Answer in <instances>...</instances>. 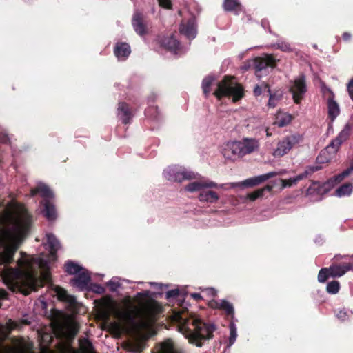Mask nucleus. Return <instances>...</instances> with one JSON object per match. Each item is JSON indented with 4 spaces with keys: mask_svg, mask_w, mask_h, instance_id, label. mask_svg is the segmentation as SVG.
<instances>
[{
    "mask_svg": "<svg viewBox=\"0 0 353 353\" xmlns=\"http://www.w3.org/2000/svg\"><path fill=\"white\" fill-rule=\"evenodd\" d=\"M212 188H204L203 191L199 194L198 199L201 202L214 203L219 200V195L212 190Z\"/></svg>",
    "mask_w": 353,
    "mask_h": 353,
    "instance_id": "6ab92c4d",
    "label": "nucleus"
},
{
    "mask_svg": "<svg viewBox=\"0 0 353 353\" xmlns=\"http://www.w3.org/2000/svg\"><path fill=\"white\" fill-rule=\"evenodd\" d=\"M301 141L302 137L299 134L287 136L278 143L276 148L272 152V155L275 157H283Z\"/></svg>",
    "mask_w": 353,
    "mask_h": 353,
    "instance_id": "9d476101",
    "label": "nucleus"
},
{
    "mask_svg": "<svg viewBox=\"0 0 353 353\" xmlns=\"http://www.w3.org/2000/svg\"><path fill=\"white\" fill-rule=\"evenodd\" d=\"M180 32L188 39H194L196 35V24L195 19L191 18L186 22L181 24Z\"/></svg>",
    "mask_w": 353,
    "mask_h": 353,
    "instance_id": "a211bd4d",
    "label": "nucleus"
},
{
    "mask_svg": "<svg viewBox=\"0 0 353 353\" xmlns=\"http://www.w3.org/2000/svg\"><path fill=\"white\" fill-rule=\"evenodd\" d=\"M161 353L178 352L175 350L172 341L170 339H168L161 344Z\"/></svg>",
    "mask_w": 353,
    "mask_h": 353,
    "instance_id": "72a5a7b5",
    "label": "nucleus"
},
{
    "mask_svg": "<svg viewBox=\"0 0 353 353\" xmlns=\"http://www.w3.org/2000/svg\"><path fill=\"white\" fill-rule=\"evenodd\" d=\"M352 189L353 186L351 183H345L336 190V195L340 197L350 195L352 192Z\"/></svg>",
    "mask_w": 353,
    "mask_h": 353,
    "instance_id": "473e14b6",
    "label": "nucleus"
},
{
    "mask_svg": "<svg viewBox=\"0 0 353 353\" xmlns=\"http://www.w3.org/2000/svg\"><path fill=\"white\" fill-rule=\"evenodd\" d=\"M352 128V124L347 123L337 137L331 142L332 145L339 149L341 143L349 137Z\"/></svg>",
    "mask_w": 353,
    "mask_h": 353,
    "instance_id": "412c9836",
    "label": "nucleus"
},
{
    "mask_svg": "<svg viewBox=\"0 0 353 353\" xmlns=\"http://www.w3.org/2000/svg\"><path fill=\"white\" fill-rule=\"evenodd\" d=\"M166 179L171 181L182 182L183 181L199 179V174L189 170L188 169L179 166L172 165L168 167L163 172Z\"/></svg>",
    "mask_w": 353,
    "mask_h": 353,
    "instance_id": "423d86ee",
    "label": "nucleus"
},
{
    "mask_svg": "<svg viewBox=\"0 0 353 353\" xmlns=\"http://www.w3.org/2000/svg\"><path fill=\"white\" fill-rule=\"evenodd\" d=\"M353 171V165L347 170H344L340 174L330 179L327 182L320 184L319 182H313L307 190V194H324L327 192L335 183L341 181L345 177L347 176Z\"/></svg>",
    "mask_w": 353,
    "mask_h": 353,
    "instance_id": "6e6552de",
    "label": "nucleus"
},
{
    "mask_svg": "<svg viewBox=\"0 0 353 353\" xmlns=\"http://www.w3.org/2000/svg\"><path fill=\"white\" fill-rule=\"evenodd\" d=\"M179 292V290H176V289L172 290L167 292L166 296H167V298L175 297V296H178Z\"/></svg>",
    "mask_w": 353,
    "mask_h": 353,
    "instance_id": "49530a36",
    "label": "nucleus"
},
{
    "mask_svg": "<svg viewBox=\"0 0 353 353\" xmlns=\"http://www.w3.org/2000/svg\"><path fill=\"white\" fill-rule=\"evenodd\" d=\"M303 179L302 175H297L294 178H291L290 179H281V182L282 184V188H285L287 187H291L292 185L296 184L298 181Z\"/></svg>",
    "mask_w": 353,
    "mask_h": 353,
    "instance_id": "c9c22d12",
    "label": "nucleus"
},
{
    "mask_svg": "<svg viewBox=\"0 0 353 353\" xmlns=\"http://www.w3.org/2000/svg\"><path fill=\"white\" fill-rule=\"evenodd\" d=\"M46 240L50 254L46 258L28 256L21 252L17 268H3L2 279L10 290L28 295L41 286L43 282L50 281L49 265L52 261H55L56 252L60 248V243L52 234H47Z\"/></svg>",
    "mask_w": 353,
    "mask_h": 353,
    "instance_id": "f257e3e1",
    "label": "nucleus"
},
{
    "mask_svg": "<svg viewBox=\"0 0 353 353\" xmlns=\"http://www.w3.org/2000/svg\"><path fill=\"white\" fill-rule=\"evenodd\" d=\"M327 109L329 118L332 121H333L339 114V106L332 99H329L327 101Z\"/></svg>",
    "mask_w": 353,
    "mask_h": 353,
    "instance_id": "a878e982",
    "label": "nucleus"
},
{
    "mask_svg": "<svg viewBox=\"0 0 353 353\" xmlns=\"http://www.w3.org/2000/svg\"><path fill=\"white\" fill-rule=\"evenodd\" d=\"M30 216L24 206L13 204L0 214V265L10 263L28 232Z\"/></svg>",
    "mask_w": 353,
    "mask_h": 353,
    "instance_id": "f03ea898",
    "label": "nucleus"
},
{
    "mask_svg": "<svg viewBox=\"0 0 353 353\" xmlns=\"http://www.w3.org/2000/svg\"><path fill=\"white\" fill-rule=\"evenodd\" d=\"M118 115L120 117V119L124 124H127L130 122L132 114L129 110L128 105L126 103H119Z\"/></svg>",
    "mask_w": 353,
    "mask_h": 353,
    "instance_id": "5701e85b",
    "label": "nucleus"
},
{
    "mask_svg": "<svg viewBox=\"0 0 353 353\" xmlns=\"http://www.w3.org/2000/svg\"><path fill=\"white\" fill-rule=\"evenodd\" d=\"M345 316V312H340L338 314H337V316L340 319H343L344 316Z\"/></svg>",
    "mask_w": 353,
    "mask_h": 353,
    "instance_id": "6e6d98bb",
    "label": "nucleus"
},
{
    "mask_svg": "<svg viewBox=\"0 0 353 353\" xmlns=\"http://www.w3.org/2000/svg\"><path fill=\"white\" fill-rule=\"evenodd\" d=\"M132 26L136 32L140 35L146 33V26L144 23L143 17L140 12H135L132 18Z\"/></svg>",
    "mask_w": 353,
    "mask_h": 353,
    "instance_id": "aec40b11",
    "label": "nucleus"
},
{
    "mask_svg": "<svg viewBox=\"0 0 353 353\" xmlns=\"http://www.w3.org/2000/svg\"><path fill=\"white\" fill-rule=\"evenodd\" d=\"M148 323V322H142L141 324L143 326H145L146 325V324Z\"/></svg>",
    "mask_w": 353,
    "mask_h": 353,
    "instance_id": "bf43d9fd",
    "label": "nucleus"
},
{
    "mask_svg": "<svg viewBox=\"0 0 353 353\" xmlns=\"http://www.w3.org/2000/svg\"><path fill=\"white\" fill-rule=\"evenodd\" d=\"M276 59L272 54H264L261 57L254 59V64L256 69V75L261 77L259 72L265 69L267 67H273L275 64Z\"/></svg>",
    "mask_w": 353,
    "mask_h": 353,
    "instance_id": "4468645a",
    "label": "nucleus"
},
{
    "mask_svg": "<svg viewBox=\"0 0 353 353\" xmlns=\"http://www.w3.org/2000/svg\"><path fill=\"white\" fill-rule=\"evenodd\" d=\"M210 306L214 308H219L224 310L228 314H232L234 308L231 303L225 300H221L220 301H212Z\"/></svg>",
    "mask_w": 353,
    "mask_h": 353,
    "instance_id": "393cba45",
    "label": "nucleus"
},
{
    "mask_svg": "<svg viewBox=\"0 0 353 353\" xmlns=\"http://www.w3.org/2000/svg\"><path fill=\"white\" fill-rule=\"evenodd\" d=\"M159 5L165 8H171V0H158Z\"/></svg>",
    "mask_w": 353,
    "mask_h": 353,
    "instance_id": "a18cd8bd",
    "label": "nucleus"
},
{
    "mask_svg": "<svg viewBox=\"0 0 353 353\" xmlns=\"http://www.w3.org/2000/svg\"><path fill=\"white\" fill-rule=\"evenodd\" d=\"M205 292L208 295L212 296V297L214 296L216 294L215 290L213 288H206Z\"/></svg>",
    "mask_w": 353,
    "mask_h": 353,
    "instance_id": "3c124183",
    "label": "nucleus"
},
{
    "mask_svg": "<svg viewBox=\"0 0 353 353\" xmlns=\"http://www.w3.org/2000/svg\"><path fill=\"white\" fill-rule=\"evenodd\" d=\"M230 336L229 339V345L231 346L235 342L237 337L236 327L234 324L232 323L230 327Z\"/></svg>",
    "mask_w": 353,
    "mask_h": 353,
    "instance_id": "ea45409f",
    "label": "nucleus"
},
{
    "mask_svg": "<svg viewBox=\"0 0 353 353\" xmlns=\"http://www.w3.org/2000/svg\"><path fill=\"white\" fill-rule=\"evenodd\" d=\"M83 270L84 268L72 261H68L65 263V271L70 274L77 275Z\"/></svg>",
    "mask_w": 353,
    "mask_h": 353,
    "instance_id": "2f4dec72",
    "label": "nucleus"
},
{
    "mask_svg": "<svg viewBox=\"0 0 353 353\" xmlns=\"http://www.w3.org/2000/svg\"><path fill=\"white\" fill-rule=\"evenodd\" d=\"M222 154L225 159L232 161L243 157L239 141L225 143L222 149Z\"/></svg>",
    "mask_w": 353,
    "mask_h": 353,
    "instance_id": "ddd939ff",
    "label": "nucleus"
},
{
    "mask_svg": "<svg viewBox=\"0 0 353 353\" xmlns=\"http://www.w3.org/2000/svg\"><path fill=\"white\" fill-rule=\"evenodd\" d=\"M162 45L171 52H176L179 48V43L175 37L172 35L170 37H165L162 40Z\"/></svg>",
    "mask_w": 353,
    "mask_h": 353,
    "instance_id": "bb28decb",
    "label": "nucleus"
},
{
    "mask_svg": "<svg viewBox=\"0 0 353 353\" xmlns=\"http://www.w3.org/2000/svg\"><path fill=\"white\" fill-rule=\"evenodd\" d=\"M8 140V138L7 135H4L2 138H1V141L3 143L7 142Z\"/></svg>",
    "mask_w": 353,
    "mask_h": 353,
    "instance_id": "4d7b16f0",
    "label": "nucleus"
},
{
    "mask_svg": "<svg viewBox=\"0 0 353 353\" xmlns=\"http://www.w3.org/2000/svg\"><path fill=\"white\" fill-rule=\"evenodd\" d=\"M273 187V185H267L262 188L258 189L256 191H254L253 192L248 194L247 198L252 201H255L256 199L262 197L263 196L265 191H272Z\"/></svg>",
    "mask_w": 353,
    "mask_h": 353,
    "instance_id": "cd10ccee",
    "label": "nucleus"
},
{
    "mask_svg": "<svg viewBox=\"0 0 353 353\" xmlns=\"http://www.w3.org/2000/svg\"><path fill=\"white\" fill-rule=\"evenodd\" d=\"M6 336L5 327L0 324V341H2Z\"/></svg>",
    "mask_w": 353,
    "mask_h": 353,
    "instance_id": "09e8293b",
    "label": "nucleus"
},
{
    "mask_svg": "<svg viewBox=\"0 0 353 353\" xmlns=\"http://www.w3.org/2000/svg\"><path fill=\"white\" fill-rule=\"evenodd\" d=\"M225 184H218L210 180H197L189 183L184 187V190L188 192H199L201 193L204 188H224Z\"/></svg>",
    "mask_w": 353,
    "mask_h": 353,
    "instance_id": "9b49d317",
    "label": "nucleus"
},
{
    "mask_svg": "<svg viewBox=\"0 0 353 353\" xmlns=\"http://www.w3.org/2000/svg\"><path fill=\"white\" fill-rule=\"evenodd\" d=\"M321 169V166L319 165H312L307 167L303 173L300 174L299 175L303 176V179L308 175L312 174L316 171H318Z\"/></svg>",
    "mask_w": 353,
    "mask_h": 353,
    "instance_id": "79ce46f5",
    "label": "nucleus"
},
{
    "mask_svg": "<svg viewBox=\"0 0 353 353\" xmlns=\"http://www.w3.org/2000/svg\"><path fill=\"white\" fill-rule=\"evenodd\" d=\"M242 156L251 154L259 148V141L254 138H243L239 141Z\"/></svg>",
    "mask_w": 353,
    "mask_h": 353,
    "instance_id": "2eb2a0df",
    "label": "nucleus"
},
{
    "mask_svg": "<svg viewBox=\"0 0 353 353\" xmlns=\"http://www.w3.org/2000/svg\"><path fill=\"white\" fill-rule=\"evenodd\" d=\"M290 92L292 94L293 99L296 103H299L303 94L307 91L305 78L301 75L294 79L290 86Z\"/></svg>",
    "mask_w": 353,
    "mask_h": 353,
    "instance_id": "f8f14e48",
    "label": "nucleus"
},
{
    "mask_svg": "<svg viewBox=\"0 0 353 353\" xmlns=\"http://www.w3.org/2000/svg\"><path fill=\"white\" fill-rule=\"evenodd\" d=\"M191 296L196 300H199L201 299V296L198 293H192L191 294Z\"/></svg>",
    "mask_w": 353,
    "mask_h": 353,
    "instance_id": "603ef678",
    "label": "nucleus"
},
{
    "mask_svg": "<svg viewBox=\"0 0 353 353\" xmlns=\"http://www.w3.org/2000/svg\"><path fill=\"white\" fill-rule=\"evenodd\" d=\"M350 268L347 265H332L329 268L330 276L338 277L343 276Z\"/></svg>",
    "mask_w": 353,
    "mask_h": 353,
    "instance_id": "c85d7f7f",
    "label": "nucleus"
},
{
    "mask_svg": "<svg viewBox=\"0 0 353 353\" xmlns=\"http://www.w3.org/2000/svg\"><path fill=\"white\" fill-rule=\"evenodd\" d=\"M39 193L45 199L44 205V216L49 220L55 219L56 212L54 206L49 201V199L53 198L54 194L50 188L44 183H39L37 186L31 190V196H34Z\"/></svg>",
    "mask_w": 353,
    "mask_h": 353,
    "instance_id": "0eeeda50",
    "label": "nucleus"
},
{
    "mask_svg": "<svg viewBox=\"0 0 353 353\" xmlns=\"http://www.w3.org/2000/svg\"><path fill=\"white\" fill-rule=\"evenodd\" d=\"M54 291L56 293L58 299L68 302L70 305L73 306L76 303V299L74 296L69 295L67 292L59 286H55Z\"/></svg>",
    "mask_w": 353,
    "mask_h": 353,
    "instance_id": "4be33fe9",
    "label": "nucleus"
},
{
    "mask_svg": "<svg viewBox=\"0 0 353 353\" xmlns=\"http://www.w3.org/2000/svg\"><path fill=\"white\" fill-rule=\"evenodd\" d=\"M90 281V274L86 270L84 269L80 273H79L74 278L71 279L70 283L73 286L77 288L78 289L83 290L87 288Z\"/></svg>",
    "mask_w": 353,
    "mask_h": 353,
    "instance_id": "f3484780",
    "label": "nucleus"
},
{
    "mask_svg": "<svg viewBox=\"0 0 353 353\" xmlns=\"http://www.w3.org/2000/svg\"><path fill=\"white\" fill-rule=\"evenodd\" d=\"M264 84L265 83H262L261 86H259V85H256L254 89V94L256 96H259L261 94L262 92V88H264Z\"/></svg>",
    "mask_w": 353,
    "mask_h": 353,
    "instance_id": "de8ad7c7",
    "label": "nucleus"
},
{
    "mask_svg": "<svg viewBox=\"0 0 353 353\" xmlns=\"http://www.w3.org/2000/svg\"><path fill=\"white\" fill-rule=\"evenodd\" d=\"M97 290H96L97 292H98V293L103 292L104 289L101 286L97 285Z\"/></svg>",
    "mask_w": 353,
    "mask_h": 353,
    "instance_id": "5fc2aeb1",
    "label": "nucleus"
},
{
    "mask_svg": "<svg viewBox=\"0 0 353 353\" xmlns=\"http://www.w3.org/2000/svg\"><path fill=\"white\" fill-rule=\"evenodd\" d=\"M339 282L336 281L329 282L327 285V291L330 294H336L339 292Z\"/></svg>",
    "mask_w": 353,
    "mask_h": 353,
    "instance_id": "58836bf2",
    "label": "nucleus"
},
{
    "mask_svg": "<svg viewBox=\"0 0 353 353\" xmlns=\"http://www.w3.org/2000/svg\"><path fill=\"white\" fill-rule=\"evenodd\" d=\"M329 276H330L329 268H323L319 272L318 280L319 282L323 283Z\"/></svg>",
    "mask_w": 353,
    "mask_h": 353,
    "instance_id": "a19ab883",
    "label": "nucleus"
},
{
    "mask_svg": "<svg viewBox=\"0 0 353 353\" xmlns=\"http://www.w3.org/2000/svg\"><path fill=\"white\" fill-rule=\"evenodd\" d=\"M214 78L212 77H205L202 82V89L205 95H208L210 93V87L214 81Z\"/></svg>",
    "mask_w": 353,
    "mask_h": 353,
    "instance_id": "4c0bfd02",
    "label": "nucleus"
},
{
    "mask_svg": "<svg viewBox=\"0 0 353 353\" xmlns=\"http://www.w3.org/2000/svg\"><path fill=\"white\" fill-rule=\"evenodd\" d=\"M279 174H280L279 172H270L260 176H257L256 177L247 179L241 182L230 183L228 184H225L223 189L228 190L230 188H240L243 189L245 188L254 187L261 184V183L269 179L270 178L276 176Z\"/></svg>",
    "mask_w": 353,
    "mask_h": 353,
    "instance_id": "1a4fd4ad",
    "label": "nucleus"
},
{
    "mask_svg": "<svg viewBox=\"0 0 353 353\" xmlns=\"http://www.w3.org/2000/svg\"><path fill=\"white\" fill-rule=\"evenodd\" d=\"M338 148L330 143L325 149L321 150L316 158V162L319 164L327 163L331 161L338 151Z\"/></svg>",
    "mask_w": 353,
    "mask_h": 353,
    "instance_id": "dca6fc26",
    "label": "nucleus"
},
{
    "mask_svg": "<svg viewBox=\"0 0 353 353\" xmlns=\"http://www.w3.org/2000/svg\"><path fill=\"white\" fill-rule=\"evenodd\" d=\"M130 47L125 43H118L114 49V54L119 59H125L130 54Z\"/></svg>",
    "mask_w": 353,
    "mask_h": 353,
    "instance_id": "b1692460",
    "label": "nucleus"
},
{
    "mask_svg": "<svg viewBox=\"0 0 353 353\" xmlns=\"http://www.w3.org/2000/svg\"><path fill=\"white\" fill-rule=\"evenodd\" d=\"M273 46L285 52H290L293 50L290 44L284 41H279L277 43H274Z\"/></svg>",
    "mask_w": 353,
    "mask_h": 353,
    "instance_id": "e433bc0d",
    "label": "nucleus"
},
{
    "mask_svg": "<svg viewBox=\"0 0 353 353\" xmlns=\"http://www.w3.org/2000/svg\"><path fill=\"white\" fill-rule=\"evenodd\" d=\"M160 311V306L155 301H148L140 310L128 309L124 312H117V316L126 321H133L135 316H139L143 321H150L152 316Z\"/></svg>",
    "mask_w": 353,
    "mask_h": 353,
    "instance_id": "20e7f679",
    "label": "nucleus"
},
{
    "mask_svg": "<svg viewBox=\"0 0 353 353\" xmlns=\"http://www.w3.org/2000/svg\"><path fill=\"white\" fill-rule=\"evenodd\" d=\"M292 116L287 113H279L276 117L274 124L281 128L287 125L290 123Z\"/></svg>",
    "mask_w": 353,
    "mask_h": 353,
    "instance_id": "c756f323",
    "label": "nucleus"
},
{
    "mask_svg": "<svg viewBox=\"0 0 353 353\" xmlns=\"http://www.w3.org/2000/svg\"><path fill=\"white\" fill-rule=\"evenodd\" d=\"M243 68H244L245 70H247V69H248V67H247V66H245V67H243Z\"/></svg>",
    "mask_w": 353,
    "mask_h": 353,
    "instance_id": "052dcab7",
    "label": "nucleus"
},
{
    "mask_svg": "<svg viewBox=\"0 0 353 353\" xmlns=\"http://www.w3.org/2000/svg\"><path fill=\"white\" fill-rule=\"evenodd\" d=\"M172 319L177 323L179 331L197 347L202 345L203 340L211 339L216 329L214 325L206 324L183 310H174Z\"/></svg>",
    "mask_w": 353,
    "mask_h": 353,
    "instance_id": "7ed1b4c3",
    "label": "nucleus"
},
{
    "mask_svg": "<svg viewBox=\"0 0 353 353\" xmlns=\"http://www.w3.org/2000/svg\"><path fill=\"white\" fill-rule=\"evenodd\" d=\"M264 87L269 94L268 106L270 108H274L276 105L278 101L281 99L282 95L281 93L272 94L271 90L268 84H264Z\"/></svg>",
    "mask_w": 353,
    "mask_h": 353,
    "instance_id": "7c9ffc66",
    "label": "nucleus"
},
{
    "mask_svg": "<svg viewBox=\"0 0 353 353\" xmlns=\"http://www.w3.org/2000/svg\"><path fill=\"white\" fill-rule=\"evenodd\" d=\"M351 35L350 34L347 33V32H345L343 34V37L345 40H348L350 39Z\"/></svg>",
    "mask_w": 353,
    "mask_h": 353,
    "instance_id": "864d4df0",
    "label": "nucleus"
},
{
    "mask_svg": "<svg viewBox=\"0 0 353 353\" xmlns=\"http://www.w3.org/2000/svg\"><path fill=\"white\" fill-rule=\"evenodd\" d=\"M265 131H266V134H267V136H268V137L271 136V134L268 132V128H267V129L265 130Z\"/></svg>",
    "mask_w": 353,
    "mask_h": 353,
    "instance_id": "13d9d810",
    "label": "nucleus"
},
{
    "mask_svg": "<svg viewBox=\"0 0 353 353\" xmlns=\"http://www.w3.org/2000/svg\"><path fill=\"white\" fill-rule=\"evenodd\" d=\"M81 347L85 352H90L92 348V345L88 341L83 340L81 341Z\"/></svg>",
    "mask_w": 353,
    "mask_h": 353,
    "instance_id": "37998d69",
    "label": "nucleus"
},
{
    "mask_svg": "<svg viewBox=\"0 0 353 353\" xmlns=\"http://www.w3.org/2000/svg\"><path fill=\"white\" fill-rule=\"evenodd\" d=\"M347 89L350 97L353 99V79L349 83Z\"/></svg>",
    "mask_w": 353,
    "mask_h": 353,
    "instance_id": "8fccbe9b",
    "label": "nucleus"
},
{
    "mask_svg": "<svg viewBox=\"0 0 353 353\" xmlns=\"http://www.w3.org/2000/svg\"><path fill=\"white\" fill-rule=\"evenodd\" d=\"M108 285L110 287L111 291L114 292L117 290L120 284L114 279H112L108 283Z\"/></svg>",
    "mask_w": 353,
    "mask_h": 353,
    "instance_id": "c03bdc74",
    "label": "nucleus"
},
{
    "mask_svg": "<svg viewBox=\"0 0 353 353\" xmlns=\"http://www.w3.org/2000/svg\"><path fill=\"white\" fill-rule=\"evenodd\" d=\"M351 124H352V127H353V121H352L351 122H350Z\"/></svg>",
    "mask_w": 353,
    "mask_h": 353,
    "instance_id": "680f3d73",
    "label": "nucleus"
},
{
    "mask_svg": "<svg viewBox=\"0 0 353 353\" xmlns=\"http://www.w3.org/2000/svg\"><path fill=\"white\" fill-rule=\"evenodd\" d=\"M240 6V3L236 0H224L223 6L226 11L234 10Z\"/></svg>",
    "mask_w": 353,
    "mask_h": 353,
    "instance_id": "f704fd0d",
    "label": "nucleus"
},
{
    "mask_svg": "<svg viewBox=\"0 0 353 353\" xmlns=\"http://www.w3.org/2000/svg\"><path fill=\"white\" fill-rule=\"evenodd\" d=\"M217 86L214 94L219 99L231 96L232 101L236 102L244 95L243 88L234 80L233 77H225Z\"/></svg>",
    "mask_w": 353,
    "mask_h": 353,
    "instance_id": "39448f33",
    "label": "nucleus"
}]
</instances>
